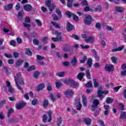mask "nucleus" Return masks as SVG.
<instances>
[{"instance_id": "obj_1", "label": "nucleus", "mask_w": 126, "mask_h": 126, "mask_svg": "<svg viewBox=\"0 0 126 126\" xmlns=\"http://www.w3.org/2000/svg\"><path fill=\"white\" fill-rule=\"evenodd\" d=\"M14 78L16 84L17 88H18L22 93H23V87L22 85L24 84V80L21 76V74L17 73L16 76H15Z\"/></svg>"}, {"instance_id": "obj_2", "label": "nucleus", "mask_w": 126, "mask_h": 126, "mask_svg": "<svg viewBox=\"0 0 126 126\" xmlns=\"http://www.w3.org/2000/svg\"><path fill=\"white\" fill-rule=\"evenodd\" d=\"M45 3V5L48 7L49 11H50V14H51V13L53 12V10H55L56 5H55V3H52V1L51 0H46Z\"/></svg>"}, {"instance_id": "obj_3", "label": "nucleus", "mask_w": 126, "mask_h": 126, "mask_svg": "<svg viewBox=\"0 0 126 126\" xmlns=\"http://www.w3.org/2000/svg\"><path fill=\"white\" fill-rule=\"evenodd\" d=\"M53 35H57V37H52L51 39L53 42H58V41H60V42L63 41V38H62V32H59L58 31H55L54 32H53Z\"/></svg>"}, {"instance_id": "obj_4", "label": "nucleus", "mask_w": 126, "mask_h": 126, "mask_svg": "<svg viewBox=\"0 0 126 126\" xmlns=\"http://www.w3.org/2000/svg\"><path fill=\"white\" fill-rule=\"evenodd\" d=\"M93 21V19L92 17L90 15L86 14L85 15V19L84 20V22L85 25H91V23Z\"/></svg>"}, {"instance_id": "obj_5", "label": "nucleus", "mask_w": 126, "mask_h": 126, "mask_svg": "<svg viewBox=\"0 0 126 126\" xmlns=\"http://www.w3.org/2000/svg\"><path fill=\"white\" fill-rule=\"evenodd\" d=\"M25 23H23L24 27L25 28H27V29H28V30H29V31H30V30H31L30 28L31 27V25L28 24L27 23H31V20H30V18H29V17H27L25 18Z\"/></svg>"}, {"instance_id": "obj_6", "label": "nucleus", "mask_w": 126, "mask_h": 126, "mask_svg": "<svg viewBox=\"0 0 126 126\" xmlns=\"http://www.w3.org/2000/svg\"><path fill=\"white\" fill-rule=\"evenodd\" d=\"M66 98H72L74 95V92L71 89H67L64 93Z\"/></svg>"}, {"instance_id": "obj_7", "label": "nucleus", "mask_w": 126, "mask_h": 126, "mask_svg": "<svg viewBox=\"0 0 126 126\" xmlns=\"http://www.w3.org/2000/svg\"><path fill=\"white\" fill-rule=\"evenodd\" d=\"M100 104L98 99H94L93 102V104L91 106V110L95 111L96 109H98V105Z\"/></svg>"}, {"instance_id": "obj_8", "label": "nucleus", "mask_w": 126, "mask_h": 126, "mask_svg": "<svg viewBox=\"0 0 126 126\" xmlns=\"http://www.w3.org/2000/svg\"><path fill=\"white\" fill-rule=\"evenodd\" d=\"M75 102L74 105L77 107V110H78V111H80L81 110V108H82L80 100L79 98H76L75 99Z\"/></svg>"}, {"instance_id": "obj_9", "label": "nucleus", "mask_w": 126, "mask_h": 126, "mask_svg": "<svg viewBox=\"0 0 126 126\" xmlns=\"http://www.w3.org/2000/svg\"><path fill=\"white\" fill-rule=\"evenodd\" d=\"M69 86L70 87H72V88H78V87H79V83L74 81L73 79H71V81H70Z\"/></svg>"}, {"instance_id": "obj_10", "label": "nucleus", "mask_w": 126, "mask_h": 126, "mask_svg": "<svg viewBox=\"0 0 126 126\" xmlns=\"http://www.w3.org/2000/svg\"><path fill=\"white\" fill-rule=\"evenodd\" d=\"M74 26L67 22L66 26V30H67V31H72L74 30Z\"/></svg>"}, {"instance_id": "obj_11", "label": "nucleus", "mask_w": 126, "mask_h": 126, "mask_svg": "<svg viewBox=\"0 0 126 126\" xmlns=\"http://www.w3.org/2000/svg\"><path fill=\"white\" fill-rule=\"evenodd\" d=\"M23 9L26 11H32V10H34V8L30 4H25L23 6Z\"/></svg>"}, {"instance_id": "obj_12", "label": "nucleus", "mask_w": 126, "mask_h": 126, "mask_svg": "<svg viewBox=\"0 0 126 126\" xmlns=\"http://www.w3.org/2000/svg\"><path fill=\"white\" fill-rule=\"evenodd\" d=\"M109 93V91L105 90V91H102V92H99V95H98V97L100 99V100H102L105 96L103 95V94H104V95H107Z\"/></svg>"}, {"instance_id": "obj_13", "label": "nucleus", "mask_w": 126, "mask_h": 126, "mask_svg": "<svg viewBox=\"0 0 126 126\" xmlns=\"http://www.w3.org/2000/svg\"><path fill=\"white\" fill-rule=\"evenodd\" d=\"M26 105V104L24 102H20L16 104V108L17 110H21L25 107Z\"/></svg>"}, {"instance_id": "obj_14", "label": "nucleus", "mask_w": 126, "mask_h": 126, "mask_svg": "<svg viewBox=\"0 0 126 126\" xmlns=\"http://www.w3.org/2000/svg\"><path fill=\"white\" fill-rule=\"evenodd\" d=\"M105 69L108 71V72H111V71H113V70H114V65L112 64L110 65H106L105 66Z\"/></svg>"}, {"instance_id": "obj_15", "label": "nucleus", "mask_w": 126, "mask_h": 126, "mask_svg": "<svg viewBox=\"0 0 126 126\" xmlns=\"http://www.w3.org/2000/svg\"><path fill=\"white\" fill-rule=\"evenodd\" d=\"M7 123L9 124H11V123H19V119L17 118H13L11 119H9L7 120Z\"/></svg>"}, {"instance_id": "obj_16", "label": "nucleus", "mask_w": 126, "mask_h": 126, "mask_svg": "<svg viewBox=\"0 0 126 126\" xmlns=\"http://www.w3.org/2000/svg\"><path fill=\"white\" fill-rule=\"evenodd\" d=\"M23 62H24L23 60L21 59H19L17 60L15 63V67H16V68L20 67V66H21V64L23 63Z\"/></svg>"}, {"instance_id": "obj_17", "label": "nucleus", "mask_w": 126, "mask_h": 126, "mask_svg": "<svg viewBox=\"0 0 126 126\" xmlns=\"http://www.w3.org/2000/svg\"><path fill=\"white\" fill-rule=\"evenodd\" d=\"M70 63L72 64V66H76V64H77V59H76V57H73L71 60Z\"/></svg>"}, {"instance_id": "obj_18", "label": "nucleus", "mask_w": 126, "mask_h": 126, "mask_svg": "<svg viewBox=\"0 0 126 126\" xmlns=\"http://www.w3.org/2000/svg\"><path fill=\"white\" fill-rule=\"evenodd\" d=\"M85 76V73L84 72H80L78 74L77 76V78L80 80V81H81L82 79H83V77Z\"/></svg>"}, {"instance_id": "obj_19", "label": "nucleus", "mask_w": 126, "mask_h": 126, "mask_svg": "<svg viewBox=\"0 0 126 126\" xmlns=\"http://www.w3.org/2000/svg\"><path fill=\"white\" fill-rule=\"evenodd\" d=\"M45 88V84H44L43 83H41L39 84L36 88V90L37 91V92H39V91H41L42 90H43V89H44Z\"/></svg>"}, {"instance_id": "obj_20", "label": "nucleus", "mask_w": 126, "mask_h": 126, "mask_svg": "<svg viewBox=\"0 0 126 126\" xmlns=\"http://www.w3.org/2000/svg\"><path fill=\"white\" fill-rule=\"evenodd\" d=\"M12 7H13V4L12 3H9L4 6V8L5 10H11V9H12Z\"/></svg>"}, {"instance_id": "obj_21", "label": "nucleus", "mask_w": 126, "mask_h": 126, "mask_svg": "<svg viewBox=\"0 0 126 126\" xmlns=\"http://www.w3.org/2000/svg\"><path fill=\"white\" fill-rule=\"evenodd\" d=\"M82 102H83V105L84 107H87V98H86V96H85V95H83L82 96Z\"/></svg>"}, {"instance_id": "obj_22", "label": "nucleus", "mask_w": 126, "mask_h": 126, "mask_svg": "<svg viewBox=\"0 0 126 126\" xmlns=\"http://www.w3.org/2000/svg\"><path fill=\"white\" fill-rule=\"evenodd\" d=\"M84 122L87 126H90V125H91L92 120L91 118H84Z\"/></svg>"}, {"instance_id": "obj_23", "label": "nucleus", "mask_w": 126, "mask_h": 126, "mask_svg": "<svg viewBox=\"0 0 126 126\" xmlns=\"http://www.w3.org/2000/svg\"><path fill=\"white\" fill-rule=\"evenodd\" d=\"M115 10H116V11H117V12H124V10H125V9H124V7H119L118 6H116L115 7Z\"/></svg>"}, {"instance_id": "obj_24", "label": "nucleus", "mask_w": 126, "mask_h": 126, "mask_svg": "<svg viewBox=\"0 0 126 126\" xmlns=\"http://www.w3.org/2000/svg\"><path fill=\"white\" fill-rule=\"evenodd\" d=\"M124 48H125V45H122V46H120L116 49H113L112 52H118L123 51Z\"/></svg>"}, {"instance_id": "obj_25", "label": "nucleus", "mask_w": 126, "mask_h": 126, "mask_svg": "<svg viewBox=\"0 0 126 126\" xmlns=\"http://www.w3.org/2000/svg\"><path fill=\"white\" fill-rule=\"evenodd\" d=\"M86 76L87 79H91V74H90V71L89 69L86 70Z\"/></svg>"}, {"instance_id": "obj_26", "label": "nucleus", "mask_w": 126, "mask_h": 126, "mask_svg": "<svg viewBox=\"0 0 126 126\" xmlns=\"http://www.w3.org/2000/svg\"><path fill=\"white\" fill-rule=\"evenodd\" d=\"M120 120H125L126 119V112H122L121 113Z\"/></svg>"}, {"instance_id": "obj_27", "label": "nucleus", "mask_w": 126, "mask_h": 126, "mask_svg": "<svg viewBox=\"0 0 126 126\" xmlns=\"http://www.w3.org/2000/svg\"><path fill=\"white\" fill-rule=\"evenodd\" d=\"M93 60L91 58H89L87 61V64L88 65V67H91L93 63H92Z\"/></svg>"}, {"instance_id": "obj_28", "label": "nucleus", "mask_w": 126, "mask_h": 126, "mask_svg": "<svg viewBox=\"0 0 126 126\" xmlns=\"http://www.w3.org/2000/svg\"><path fill=\"white\" fill-rule=\"evenodd\" d=\"M114 102V98H112L111 97H108L106 99V102L107 104H112Z\"/></svg>"}, {"instance_id": "obj_29", "label": "nucleus", "mask_w": 126, "mask_h": 126, "mask_svg": "<svg viewBox=\"0 0 126 126\" xmlns=\"http://www.w3.org/2000/svg\"><path fill=\"white\" fill-rule=\"evenodd\" d=\"M62 122H63V119L62 118V117H58L57 118V126H60L61 124H62Z\"/></svg>"}, {"instance_id": "obj_30", "label": "nucleus", "mask_w": 126, "mask_h": 126, "mask_svg": "<svg viewBox=\"0 0 126 126\" xmlns=\"http://www.w3.org/2000/svg\"><path fill=\"white\" fill-rule=\"evenodd\" d=\"M42 106L44 108H47L49 106V101H48V99H44Z\"/></svg>"}, {"instance_id": "obj_31", "label": "nucleus", "mask_w": 126, "mask_h": 126, "mask_svg": "<svg viewBox=\"0 0 126 126\" xmlns=\"http://www.w3.org/2000/svg\"><path fill=\"white\" fill-rule=\"evenodd\" d=\"M93 82H94V87H95V88H97V87H99V83H98V82L97 81V79L96 78H94L93 79Z\"/></svg>"}, {"instance_id": "obj_32", "label": "nucleus", "mask_w": 126, "mask_h": 126, "mask_svg": "<svg viewBox=\"0 0 126 126\" xmlns=\"http://www.w3.org/2000/svg\"><path fill=\"white\" fill-rule=\"evenodd\" d=\"M65 14L66 15H67V17H68V18H70L71 17V16H72L73 15V13H71V12H70L69 11H66L65 12Z\"/></svg>"}, {"instance_id": "obj_33", "label": "nucleus", "mask_w": 126, "mask_h": 126, "mask_svg": "<svg viewBox=\"0 0 126 126\" xmlns=\"http://www.w3.org/2000/svg\"><path fill=\"white\" fill-rule=\"evenodd\" d=\"M26 54L28 55V56H30V57H32V52L30 51V48H27L25 51Z\"/></svg>"}, {"instance_id": "obj_34", "label": "nucleus", "mask_w": 126, "mask_h": 126, "mask_svg": "<svg viewBox=\"0 0 126 126\" xmlns=\"http://www.w3.org/2000/svg\"><path fill=\"white\" fill-rule=\"evenodd\" d=\"M86 43H93L94 42V37H90L86 40Z\"/></svg>"}, {"instance_id": "obj_35", "label": "nucleus", "mask_w": 126, "mask_h": 126, "mask_svg": "<svg viewBox=\"0 0 126 126\" xmlns=\"http://www.w3.org/2000/svg\"><path fill=\"white\" fill-rule=\"evenodd\" d=\"M6 104V100L3 99L0 102V109H1L3 107L4 105Z\"/></svg>"}, {"instance_id": "obj_36", "label": "nucleus", "mask_w": 126, "mask_h": 126, "mask_svg": "<svg viewBox=\"0 0 126 126\" xmlns=\"http://www.w3.org/2000/svg\"><path fill=\"white\" fill-rule=\"evenodd\" d=\"M47 91H52L53 90V85L51 84H47Z\"/></svg>"}, {"instance_id": "obj_37", "label": "nucleus", "mask_w": 126, "mask_h": 126, "mask_svg": "<svg viewBox=\"0 0 126 126\" xmlns=\"http://www.w3.org/2000/svg\"><path fill=\"white\" fill-rule=\"evenodd\" d=\"M55 11L59 17H63V15H62V12L60 10V9L56 8L55 9Z\"/></svg>"}, {"instance_id": "obj_38", "label": "nucleus", "mask_w": 126, "mask_h": 126, "mask_svg": "<svg viewBox=\"0 0 126 126\" xmlns=\"http://www.w3.org/2000/svg\"><path fill=\"white\" fill-rule=\"evenodd\" d=\"M95 11H99L101 12L102 11V7L100 5H98L95 8Z\"/></svg>"}, {"instance_id": "obj_39", "label": "nucleus", "mask_w": 126, "mask_h": 126, "mask_svg": "<svg viewBox=\"0 0 126 126\" xmlns=\"http://www.w3.org/2000/svg\"><path fill=\"white\" fill-rule=\"evenodd\" d=\"M93 86L92 82L90 81L86 84V88H91Z\"/></svg>"}, {"instance_id": "obj_40", "label": "nucleus", "mask_w": 126, "mask_h": 126, "mask_svg": "<svg viewBox=\"0 0 126 126\" xmlns=\"http://www.w3.org/2000/svg\"><path fill=\"white\" fill-rule=\"evenodd\" d=\"M64 72H60L56 73L57 76H59V77H63L65 75Z\"/></svg>"}, {"instance_id": "obj_41", "label": "nucleus", "mask_w": 126, "mask_h": 126, "mask_svg": "<svg viewBox=\"0 0 126 126\" xmlns=\"http://www.w3.org/2000/svg\"><path fill=\"white\" fill-rule=\"evenodd\" d=\"M48 115L49 116V119L48 120V123H51V121H52V119L53 118V117L52 116V112L51 111H49L48 112Z\"/></svg>"}, {"instance_id": "obj_42", "label": "nucleus", "mask_w": 126, "mask_h": 126, "mask_svg": "<svg viewBox=\"0 0 126 126\" xmlns=\"http://www.w3.org/2000/svg\"><path fill=\"white\" fill-rule=\"evenodd\" d=\"M71 80V79L70 78H68L66 79H65L63 82L64 83V84H67V85L69 86V84L70 83V81Z\"/></svg>"}, {"instance_id": "obj_43", "label": "nucleus", "mask_w": 126, "mask_h": 126, "mask_svg": "<svg viewBox=\"0 0 126 126\" xmlns=\"http://www.w3.org/2000/svg\"><path fill=\"white\" fill-rule=\"evenodd\" d=\"M40 75V72L38 71H35L33 74L34 78H38Z\"/></svg>"}, {"instance_id": "obj_44", "label": "nucleus", "mask_w": 126, "mask_h": 126, "mask_svg": "<svg viewBox=\"0 0 126 126\" xmlns=\"http://www.w3.org/2000/svg\"><path fill=\"white\" fill-rule=\"evenodd\" d=\"M70 38H73V39H75V40H79L80 37L79 36L76 35V34H72L71 35H70Z\"/></svg>"}, {"instance_id": "obj_45", "label": "nucleus", "mask_w": 126, "mask_h": 126, "mask_svg": "<svg viewBox=\"0 0 126 126\" xmlns=\"http://www.w3.org/2000/svg\"><path fill=\"white\" fill-rule=\"evenodd\" d=\"M51 24L54 26V27L58 29H61V26L59 25L57 23H55L53 21L51 22Z\"/></svg>"}, {"instance_id": "obj_46", "label": "nucleus", "mask_w": 126, "mask_h": 126, "mask_svg": "<svg viewBox=\"0 0 126 126\" xmlns=\"http://www.w3.org/2000/svg\"><path fill=\"white\" fill-rule=\"evenodd\" d=\"M102 90H103V87H102V86H100L99 87H98V91L97 92V97H98V95L100 94L99 92H102Z\"/></svg>"}, {"instance_id": "obj_47", "label": "nucleus", "mask_w": 126, "mask_h": 126, "mask_svg": "<svg viewBox=\"0 0 126 126\" xmlns=\"http://www.w3.org/2000/svg\"><path fill=\"white\" fill-rule=\"evenodd\" d=\"M111 60L113 63H117L118 61V58L116 57H112Z\"/></svg>"}, {"instance_id": "obj_48", "label": "nucleus", "mask_w": 126, "mask_h": 126, "mask_svg": "<svg viewBox=\"0 0 126 126\" xmlns=\"http://www.w3.org/2000/svg\"><path fill=\"white\" fill-rule=\"evenodd\" d=\"M47 120H48V116L46 114H44L42 117V122L43 123H47Z\"/></svg>"}, {"instance_id": "obj_49", "label": "nucleus", "mask_w": 126, "mask_h": 126, "mask_svg": "<svg viewBox=\"0 0 126 126\" xmlns=\"http://www.w3.org/2000/svg\"><path fill=\"white\" fill-rule=\"evenodd\" d=\"M86 61H87V57L86 56H84L83 60H80V63H84Z\"/></svg>"}, {"instance_id": "obj_50", "label": "nucleus", "mask_w": 126, "mask_h": 126, "mask_svg": "<svg viewBox=\"0 0 126 126\" xmlns=\"http://www.w3.org/2000/svg\"><path fill=\"white\" fill-rule=\"evenodd\" d=\"M95 28L98 31L101 30V24H100L99 23H96L95 25Z\"/></svg>"}, {"instance_id": "obj_51", "label": "nucleus", "mask_w": 126, "mask_h": 126, "mask_svg": "<svg viewBox=\"0 0 126 126\" xmlns=\"http://www.w3.org/2000/svg\"><path fill=\"white\" fill-rule=\"evenodd\" d=\"M36 67H35V66L32 65L30 66L29 68H28L27 70L28 71H31V70H35Z\"/></svg>"}, {"instance_id": "obj_52", "label": "nucleus", "mask_w": 126, "mask_h": 126, "mask_svg": "<svg viewBox=\"0 0 126 126\" xmlns=\"http://www.w3.org/2000/svg\"><path fill=\"white\" fill-rule=\"evenodd\" d=\"M73 20L74 21H76V22H77V21H79V19L78 18V16H76V15L73 14Z\"/></svg>"}, {"instance_id": "obj_53", "label": "nucleus", "mask_w": 126, "mask_h": 126, "mask_svg": "<svg viewBox=\"0 0 126 126\" xmlns=\"http://www.w3.org/2000/svg\"><path fill=\"white\" fill-rule=\"evenodd\" d=\"M13 113V109L12 108H10L8 111L7 113V117L8 118H9L10 117V115Z\"/></svg>"}, {"instance_id": "obj_54", "label": "nucleus", "mask_w": 126, "mask_h": 126, "mask_svg": "<svg viewBox=\"0 0 126 126\" xmlns=\"http://www.w3.org/2000/svg\"><path fill=\"white\" fill-rule=\"evenodd\" d=\"M33 45H35V46H38L39 45V41L37 39H34L32 41Z\"/></svg>"}, {"instance_id": "obj_55", "label": "nucleus", "mask_w": 126, "mask_h": 126, "mask_svg": "<svg viewBox=\"0 0 126 126\" xmlns=\"http://www.w3.org/2000/svg\"><path fill=\"white\" fill-rule=\"evenodd\" d=\"M32 104L33 106H36L38 104V100L37 99H34L32 101Z\"/></svg>"}, {"instance_id": "obj_56", "label": "nucleus", "mask_w": 126, "mask_h": 126, "mask_svg": "<svg viewBox=\"0 0 126 126\" xmlns=\"http://www.w3.org/2000/svg\"><path fill=\"white\" fill-rule=\"evenodd\" d=\"M67 6L69 8L72 7V1L67 0Z\"/></svg>"}, {"instance_id": "obj_57", "label": "nucleus", "mask_w": 126, "mask_h": 126, "mask_svg": "<svg viewBox=\"0 0 126 126\" xmlns=\"http://www.w3.org/2000/svg\"><path fill=\"white\" fill-rule=\"evenodd\" d=\"M63 51H64V52H71V49L68 47H63Z\"/></svg>"}, {"instance_id": "obj_58", "label": "nucleus", "mask_w": 126, "mask_h": 126, "mask_svg": "<svg viewBox=\"0 0 126 126\" xmlns=\"http://www.w3.org/2000/svg\"><path fill=\"white\" fill-rule=\"evenodd\" d=\"M35 22H36V24H37L39 27H40L41 26H42V22H41V21H40L39 20L36 19V20H35Z\"/></svg>"}, {"instance_id": "obj_59", "label": "nucleus", "mask_w": 126, "mask_h": 126, "mask_svg": "<svg viewBox=\"0 0 126 126\" xmlns=\"http://www.w3.org/2000/svg\"><path fill=\"white\" fill-rule=\"evenodd\" d=\"M80 46L82 49H89L90 48V46L88 45L84 46V45L81 44Z\"/></svg>"}, {"instance_id": "obj_60", "label": "nucleus", "mask_w": 126, "mask_h": 126, "mask_svg": "<svg viewBox=\"0 0 126 126\" xmlns=\"http://www.w3.org/2000/svg\"><path fill=\"white\" fill-rule=\"evenodd\" d=\"M62 85H63V84H62V83L57 82L56 83V87L57 89H59L60 87H61Z\"/></svg>"}, {"instance_id": "obj_61", "label": "nucleus", "mask_w": 126, "mask_h": 126, "mask_svg": "<svg viewBox=\"0 0 126 126\" xmlns=\"http://www.w3.org/2000/svg\"><path fill=\"white\" fill-rule=\"evenodd\" d=\"M52 18L55 21H57V20H59V18L58 17V16L56 15V14H53L52 15Z\"/></svg>"}, {"instance_id": "obj_62", "label": "nucleus", "mask_w": 126, "mask_h": 126, "mask_svg": "<svg viewBox=\"0 0 126 126\" xmlns=\"http://www.w3.org/2000/svg\"><path fill=\"white\" fill-rule=\"evenodd\" d=\"M94 59L96 62H99V61H100V57L98 56V53H95V54H94Z\"/></svg>"}, {"instance_id": "obj_63", "label": "nucleus", "mask_w": 126, "mask_h": 126, "mask_svg": "<svg viewBox=\"0 0 126 126\" xmlns=\"http://www.w3.org/2000/svg\"><path fill=\"white\" fill-rule=\"evenodd\" d=\"M81 4L82 5H88V2H87V0H84L81 2Z\"/></svg>"}, {"instance_id": "obj_64", "label": "nucleus", "mask_w": 126, "mask_h": 126, "mask_svg": "<svg viewBox=\"0 0 126 126\" xmlns=\"http://www.w3.org/2000/svg\"><path fill=\"white\" fill-rule=\"evenodd\" d=\"M121 76H126V70L121 72Z\"/></svg>"}]
</instances>
